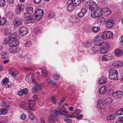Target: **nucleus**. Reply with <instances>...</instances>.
Here are the masks:
<instances>
[{
	"label": "nucleus",
	"mask_w": 123,
	"mask_h": 123,
	"mask_svg": "<svg viewBox=\"0 0 123 123\" xmlns=\"http://www.w3.org/2000/svg\"><path fill=\"white\" fill-rule=\"evenodd\" d=\"M103 13V10L98 7L96 9L91 11V15L93 18H98L101 16Z\"/></svg>",
	"instance_id": "f257e3e1"
},
{
	"label": "nucleus",
	"mask_w": 123,
	"mask_h": 123,
	"mask_svg": "<svg viewBox=\"0 0 123 123\" xmlns=\"http://www.w3.org/2000/svg\"><path fill=\"white\" fill-rule=\"evenodd\" d=\"M85 5L88 6L89 9L92 11L98 8L97 4L92 0H89L86 1L85 3Z\"/></svg>",
	"instance_id": "f03ea898"
},
{
	"label": "nucleus",
	"mask_w": 123,
	"mask_h": 123,
	"mask_svg": "<svg viewBox=\"0 0 123 123\" xmlns=\"http://www.w3.org/2000/svg\"><path fill=\"white\" fill-rule=\"evenodd\" d=\"M44 12L41 9L38 8L36 10L35 13V18L36 20H40L43 17Z\"/></svg>",
	"instance_id": "7ed1b4c3"
},
{
	"label": "nucleus",
	"mask_w": 123,
	"mask_h": 123,
	"mask_svg": "<svg viewBox=\"0 0 123 123\" xmlns=\"http://www.w3.org/2000/svg\"><path fill=\"white\" fill-rule=\"evenodd\" d=\"M103 37L101 36H96L93 40V42L95 45L99 46L102 44L103 41Z\"/></svg>",
	"instance_id": "20e7f679"
},
{
	"label": "nucleus",
	"mask_w": 123,
	"mask_h": 123,
	"mask_svg": "<svg viewBox=\"0 0 123 123\" xmlns=\"http://www.w3.org/2000/svg\"><path fill=\"white\" fill-rule=\"evenodd\" d=\"M24 18L26 20V23L27 24L30 23H33L35 22V20L31 15V14L26 12L24 15Z\"/></svg>",
	"instance_id": "39448f33"
},
{
	"label": "nucleus",
	"mask_w": 123,
	"mask_h": 123,
	"mask_svg": "<svg viewBox=\"0 0 123 123\" xmlns=\"http://www.w3.org/2000/svg\"><path fill=\"white\" fill-rule=\"evenodd\" d=\"M117 71L113 70L111 71L109 73V78L111 79L114 80H118Z\"/></svg>",
	"instance_id": "423d86ee"
},
{
	"label": "nucleus",
	"mask_w": 123,
	"mask_h": 123,
	"mask_svg": "<svg viewBox=\"0 0 123 123\" xmlns=\"http://www.w3.org/2000/svg\"><path fill=\"white\" fill-rule=\"evenodd\" d=\"M58 108L59 109V111H58L57 110H54L53 112V113H54V114L55 116V117H57V116L60 114V115H63V112L64 110L65 109L64 107L62 105H59L58 106Z\"/></svg>",
	"instance_id": "0eeeda50"
},
{
	"label": "nucleus",
	"mask_w": 123,
	"mask_h": 123,
	"mask_svg": "<svg viewBox=\"0 0 123 123\" xmlns=\"http://www.w3.org/2000/svg\"><path fill=\"white\" fill-rule=\"evenodd\" d=\"M103 39H106L112 37L113 36L112 32L110 31L104 32L102 35Z\"/></svg>",
	"instance_id": "6e6552de"
},
{
	"label": "nucleus",
	"mask_w": 123,
	"mask_h": 123,
	"mask_svg": "<svg viewBox=\"0 0 123 123\" xmlns=\"http://www.w3.org/2000/svg\"><path fill=\"white\" fill-rule=\"evenodd\" d=\"M44 87V84L41 83L40 84H38L36 85L34 87H33L31 90L33 92H35L36 91H39L41 90Z\"/></svg>",
	"instance_id": "1a4fd4ad"
},
{
	"label": "nucleus",
	"mask_w": 123,
	"mask_h": 123,
	"mask_svg": "<svg viewBox=\"0 0 123 123\" xmlns=\"http://www.w3.org/2000/svg\"><path fill=\"white\" fill-rule=\"evenodd\" d=\"M115 22L114 20L112 19H108L106 21L105 25L108 28H110L114 25Z\"/></svg>",
	"instance_id": "9d476101"
},
{
	"label": "nucleus",
	"mask_w": 123,
	"mask_h": 123,
	"mask_svg": "<svg viewBox=\"0 0 123 123\" xmlns=\"http://www.w3.org/2000/svg\"><path fill=\"white\" fill-rule=\"evenodd\" d=\"M17 36L16 35H11L9 37L6 38L5 39L3 42V44H6L8 43L11 40L13 39L17 40Z\"/></svg>",
	"instance_id": "9b49d317"
},
{
	"label": "nucleus",
	"mask_w": 123,
	"mask_h": 123,
	"mask_svg": "<svg viewBox=\"0 0 123 123\" xmlns=\"http://www.w3.org/2000/svg\"><path fill=\"white\" fill-rule=\"evenodd\" d=\"M19 33L22 36H25L28 33V30L27 28L25 27H20L18 29Z\"/></svg>",
	"instance_id": "f8f14e48"
},
{
	"label": "nucleus",
	"mask_w": 123,
	"mask_h": 123,
	"mask_svg": "<svg viewBox=\"0 0 123 123\" xmlns=\"http://www.w3.org/2000/svg\"><path fill=\"white\" fill-rule=\"evenodd\" d=\"M23 21V20L21 17H17L13 20V23L15 26H18L20 25Z\"/></svg>",
	"instance_id": "ddd939ff"
},
{
	"label": "nucleus",
	"mask_w": 123,
	"mask_h": 123,
	"mask_svg": "<svg viewBox=\"0 0 123 123\" xmlns=\"http://www.w3.org/2000/svg\"><path fill=\"white\" fill-rule=\"evenodd\" d=\"M21 49L18 46L14 48H10L9 49V52L13 54H17L19 52Z\"/></svg>",
	"instance_id": "4468645a"
},
{
	"label": "nucleus",
	"mask_w": 123,
	"mask_h": 123,
	"mask_svg": "<svg viewBox=\"0 0 123 123\" xmlns=\"http://www.w3.org/2000/svg\"><path fill=\"white\" fill-rule=\"evenodd\" d=\"M24 8V6L22 5H18L17 6L16 13L17 14H20L23 11Z\"/></svg>",
	"instance_id": "2eb2a0df"
},
{
	"label": "nucleus",
	"mask_w": 123,
	"mask_h": 123,
	"mask_svg": "<svg viewBox=\"0 0 123 123\" xmlns=\"http://www.w3.org/2000/svg\"><path fill=\"white\" fill-rule=\"evenodd\" d=\"M123 95V92L120 91H118L115 92V93H113V97L117 99H120Z\"/></svg>",
	"instance_id": "dca6fc26"
},
{
	"label": "nucleus",
	"mask_w": 123,
	"mask_h": 123,
	"mask_svg": "<svg viewBox=\"0 0 123 123\" xmlns=\"http://www.w3.org/2000/svg\"><path fill=\"white\" fill-rule=\"evenodd\" d=\"M97 106L98 108L103 109L105 107V104L103 100H99L97 101Z\"/></svg>",
	"instance_id": "f3484780"
},
{
	"label": "nucleus",
	"mask_w": 123,
	"mask_h": 123,
	"mask_svg": "<svg viewBox=\"0 0 123 123\" xmlns=\"http://www.w3.org/2000/svg\"><path fill=\"white\" fill-rule=\"evenodd\" d=\"M17 40L16 39H13L11 40L12 41L9 44V45L11 47H14L17 46L19 43V42L18 41L19 38H18L17 36Z\"/></svg>",
	"instance_id": "a211bd4d"
},
{
	"label": "nucleus",
	"mask_w": 123,
	"mask_h": 123,
	"mask_svg": "<svg viewBox=\"0 0 123 123\" xmlns=\"http://www.w3.org/2000/svg\"><path fill=\"white\" fill-rule=\"evenodd\" d=\"M56 118L54 113L50 115L48 117V119L49 123H55V119Z\"/></svg>",
	"instance_id": "6ab92c4d"
},
{
	"label": "nucleus",
	"mask_w": 123,
	"mask_h": 123,
	"mask_svg": "<svg viewBox=\"0 0 123 123\" xmlns=\"http://www.w3.org/2000/svg\"><path fill=\"white\" fill-rule=\"evenodd\" d=\"M66 110V109L65 108V109L64 110L63 112V114L62 115L63 116H65L68 117L70 118H73L74 117H75L76 116V115L75 114V113H73L71 115L66 114L68 113V112Z\"/></svg>",
	"instance_id": "aec40b11"
},
{
	"label": "nucleus",
	"mask_w": 123,
	"mask_h": 123,
	"mask_svg": "<svg viewBox=\"0 0 123 123\" xmlns=\"http://www.w3.org/2000/svg\"><path fill=\"white\" fill-rule=\"evenodd\" d=\"M69 21L72 23H76L79 22L80 20L75 16H71L69 19Z\"/></svg>",
	"instance_id": "412c9836"
},
{
	"label": "nucleus",
	"mask_w": 123,
	"mask_h": 123,
	"mask_svg": "<svg viewBox=\"0 0 123 123\" xmlns=\"http://www.w3.org/2000/svg\"><path fill=\"white\" fill-rule=\"evenodd\" d=\"M87 12V10L84 8L82 9L80 12L77 14L80 17H83Z\"/></svg>",
	"instance_id": "4be33fe9"
},
{
	"label": "nucleus",
	"mask_w": 123,
	"mask_h": 123,
	"mask_svg": "<svg viewBox=\"0 0 123 123\" xmlns=\"http://www.w3.org/2000/svg\"><path fill=\"white\" fill-rule=\"evenodd\" d=\"M112 65L115 67L123 66V62L122 61H115L112 63Z\"/></svg>",
	"instance_id": "5701e85b"
},
{
	"label": "nucleus",
	"mask_w": 123,
	"mask_h": 123,
	"mask_svg": "<svg viewBox=\"0 0 123 123\" xmlns=\"http://www.w3.org/2000/svg\"><path fill=\"white\" fill-rule=\"evenodd\" d=\"M105 21V19L103 17H100L97 19L98 22L101 26H102L104 25Z\"/></svg>",
	"instance_id": "b1692460"
},
{
	"label": "nucleus",
	"mask_w": 123,
	"mask_h": 123,
	"mask_svg": "<svg viewBox=\"0 0 123 123\" xmlns=\"http://www.w3.org/2000/svg\"><path fill=\"white\" fill-rule=\"evenodd\" d=\"M107 90V87L106 86L101 87L98 90L99 93L101 94L105 93Z\"/></svg>",
	"instance_id": "393cba45"
},
{
	"label": "nucleus",
	"mask_w": 123,
	"mask_h": 123,
	"mask_svg": "<svg viewBox=\"0 0 123 123\" xmlns=\"http://www.w3.org/2000/svg\"><path fill=\"white\" fill-rule=\"evenodd\" d=\"M107 82V80L105 78L103 77L99 79L98 81L99 84H102L105 83Z\"/></svg>",
	"instance_id": "a878e982"
},
{
	"label": "nucleus",
	"mask_w": 123,
	"mask_h": 123,
	"mask_svg": "<svg viewBox=\"0 0 123 123\" xmlns=\"http://www.w3.org/2000/svg\"><path fill=\"white\" fill-rule=\"evenodd\" d=\"M68 6L67 7L68 10L69 11H72L74 9V7L75 6H74L73 3H71L70 4H67Z\"/></svg>",
	"instance_id": "bb28decb"
},
{
	"label": "nucleus",
	"mask_w": 123,
	"mask_h": 123,
	"mask_svg": "<svg viewBox=\"0 0 123 123\" xmlns=\"http://www.w3.org/2000/svg\"><path fill=\"white\" fill-rule=\"evenodd\" d=\"M114 53L117 56H120L122 55L123 52L121 50L117 49L115 50Z\"/></svg>",
	"instance_id": "cd10ccee"
},
{
	"label": "nucleus",
	"mask_w": 123,
	"mask_h": 123,
	"mask_svg": "<svg viewBox=\"0 0 123 123\" xmlns=\"http://www.w3.org/2000/svg\"><path fill=\"white\" fill-rule=\"evenodd\" d=\"M47 83L50 85L53 86H57L56 84L54 81L49 78H48L47 79Z\"/></svg>",
	"instance_id": "c85d7f7f"
},
{
	"label": "nucleus",
	"mask_w": 123,
	"mask_h": 123,
	"mask_svg": "<svg viewBox=\"0 0 123 123\" xmlns=\"http://www.w3.org/2000/svg\"><path fill=\"white\" fill-rule=\"evenodd\" d=\"M104 13L106 15H109L111 13L110 9L108 8H105L103 9Z\"/></svg>",
	"instance_id": "c756f323"
},
{
	"label": "nucleus",
	"mask_w": 123,
	"mask_h": 123,
	"mask_svg": "<svg viewBox=\"0 0 123 123\" xmlns=\"http://www.w3.org/2000/svg\"><path fill=\"white\" fill-rule=\"evenodd\" d=\"M1 55L2 59H6L8 57V55L4 51L1 52Z\"/></svg>",
	"instance_id": "7c9ffc66"
},
{
	"label": "nucleus",
	"mask_w": 123,
	"mask_h": 123,
	"mask_svg": "<svg viewBox=\"0 0 123 123\" xmlns=\"http://www.w3.org/2000/svg\"><path fill=\"white\" fill-rule=\"evenodd\" d=\"M105 105L108 104L112 103L113 101V99L111 98H108L104 100Z\"/></svg>",
	"instance_id": "2f4dec72"
},
{
	"label": "nucleus",
	"mask_w": 123,
	"mask_h": 123,
	"mask_svg": "<svg viewBox=\"0 0 123 123\" xmlns=\"http://www.w3.org/2000/svg\"><path fill=\"white\" fill-rule=\"evenodd\" d=\"M100 28L98 26H93L91 29L92 31L95 33H96L99 31L100 30Z\"/></svg>",
	"instance_id": "473e14b6"
},
{
	"label": "nucleus",
	"mask_w": 123,
	"mask_h": 123,
	"mask_svg": "<svg viewBox=\"0 0 123 123\" xmlns=\"http://www.w3.org/2000/svg\"><path fill=\"white\" fill-rule=\"evenodd\" d=\"M116 115L115 114H113L109 116H107L106 117V119L107 120H110L113 119L116 117Z\"/></svg>",
	"instance_id": "72a5a7b5"
},
{
	"label": "nucleus",
	"mask_w": 123,
	"mask_h": 123,
	"mask_svg": "<svg viewBox=\"0 0 123 123\" xmlns=\"http://www.w3.org/2000/svg\"><path fill=\"white\" fill-rule=\"evenodd\" d=\"M102 44L103 46V47L105 49H106L108 51V49L110 46V44L107 42L103 43Z\"/></svg>",
	"instance_id": "f704fd0d"
},
{
	"label": "nucleus",
	"mask_w": 123,
	"mask_h": 123,
	"mask_svg": "<svg viewBox=\"0 0 123 123\" xmlns=\"http://www.w3.org/2000/svg\"><path fill=\"white\" fill-rule=\"evenodd\" d=\"M42 72V74L44 77H45L48 74V72H47L44 67H43L41 68Z\"/></svg>",
	"instance_id": "c9c22d12"
},
{
	"label": "nucleus",
	"mask_w": 123,
	"mask_h": 123,
	"mask_svg": "<svg viewBox=\"0 0 123 123\" xmlns=\"http://www.w3.org/2000/svg\"><path fill=\"white\" fill-rule=\"evenodd\" d=\"M26 11L29 14H31L33 12V8L31 7L28 6L27 8Z\"/></svg>",
	"instance_id": "e433bc0d"
},
{
	"label": "nucleus",
	"mask_w": 123,
	"mask_h": 123,
	"mask_svg": "<svg viewBox=\"0 0 123 123\" xmlns=\"http://www.w3.org/2000/svg\"><path fill=\"white\" fill-rule=\"evenodd\" d=\"M116 114L118 115H121L123 114V108L117 111L116 112Z\"/></svg>",
	"instance_id": "4c0bfd02"
},
{
	"label": "nucleus",
	"mask_w": 123,
	"mask_h": 123,
	"mask_svg": "<svg viewBox=\"0 0 123 123\" xmlns=\"http://www.w3.org/2000/svg\"><path fill=\"white\" fill-rule=\"evenodd\" d=\"M13 14L11 12H8L7 15V18L10 19H12L13 17Z\"/></svg>",
	"instance_id": "58836bf2"
},
{
	"label": "nucleus",
	"mask_w": 123,
	"mask_h": 123,
	"mask_svg": "<svg viewBox=\"0 0 123 123\" xmlns=\"http://www.w3.org/2000/svg\"><path fill=\"white\" fill-rule=\"evenodd\" d=\"M32 77V75L31 74L28 75L25 77V79L28 81H29V80L31 81Z\"/></svg>",
	"instance_id": "ea45409f"
},
{
	"label": "nucleus",
	"mask_w": 123,
	"mask_h": 123,
	"mask_svg": "<svg viewBox=\"0 0 123 123\" xmlns=\"http://www.w3.org/2000/svg\"><path fill=\"white\" fill-rule=\"evenodd\" d=\"M9 80L8 78L6 77H5L2 80V83L4 84H7L8 83Z\"/></svg>",
	"instance_id": "a19ab883"
},
{
	"label": "nucleus",
	"mask_w": 123,
	"mask_h": 123,
	"mask_svg": "<svg viewBox=\"0 0 123 123\" xmlns=\"http://www.w3.org/2000/svg\"><path fill=\"white\" fill-rule=\"evenodd\" d=\"M7 110L5 109H2L0 110V115H4L7 113Z\"/></svg>",
	"instance_id": "79ce46f5"
},
{
	"label": "nucleus",
	"mask_w": 123,
	"mask_h": 123,
	"mask_svg": "<svg viewBox=\"0 0 123 123\" xmlns=\"http://www.w3.org/2000/svg\"><path fill=\"white\" fill-rule=\"evenodd\" d=\"M6 20L5 18L1 19L0 20V25H3L5 24L6 23Z\"/></svg>",
	"instance_id": "37998d69"
},
{
	"label": "nucleus",
	"mask_w": 123,
	"mask_h": 123,
	"mask_svg": "<svg viewBox=\"0 0 123 123\" xmlns=\"http://www.w3.org/2000/svg\"><path fill=\"white\" fill-rule=\"evenodd\" d=\"M26 55H25L22 52H20L17 55L18 57L20 58H23Z\"/></svg>",
	"instance_id": "c03bdc74"
},
{
	"label": "nucleus",
	"mask_w": 123,
	"mask_h": 123,
	"mask_svg": "<svg viewBox=\"0 0 123 123\" xmlns=\"http://www.w3.org/2000/svg\"><path fill=\"white\" fill-rule=\"evenodd\" d=\"M99 49L98 46H94L92 49V50L93 52H95L98 51Z\"/></svg>",
	"instance_id": "a18cd8bd"
},
{
	"label": "nucleus",
	"mask_w": 123,
	"mask_h": 123,
	"mask_svg": "<svg viewBox=\"0 0 123 123\" xmlns=\"http://www.w3.org/2000/svg\"><path fill=\"white\" fill-rule=\"evenodd\" d=\"M6 4V1L5 0H0V7L4 6Z\"/></svg>",
	"instance_id": "49530a36"
},
{
	"label": "nucleus",
	"mask_w": 123,
	"mask_h": 123,
	"mask_svg": "<svg viewBox=\"0 0 123 123\" xmlns=\"http://www.w3.org/2000/svg\"><path fill=\"white\" fill-rule=\"evenodd\" d=\"M10 74L13 76H16L18 73V71H14L12 72H9Z\"/></svg>",
	"instance_id": "de8ad7c7"
},
{
	"label": "nucleus",
	"mask_w": 123,
	"mask_h": 123,
	"mask_svg": "<svg viewBox=\"0 0 123 123\" xmlns=\"http://www.w3.org/2000/svg\"><path fill=\"white\" fill-rule=\"evenodd\" d=\"M32 45L31 41H27L25 44V46L26 47H28Z\"/></svg>",
	"instance_id": "09e8293b"
},
{
	"label": "nucleus",
	"mask_w": 123,
	"mask_h": 123,
	"mask_svg": "<svg viewBox=\"0 0 123 123\" xmlns=\"http://www.w3.org/2000/svg\"><path fill=\"white\" fill-rule=\"evenodd\" d=\"M53 78L55 81L58 80L59 79V75H58L55 74L53 75Z\"/></svg>",
	"instance_id": "8fccbe9b"
},
{
	"label": "nucleus",
	"mask_w": 123,
	"mask_h": 123,
	"mask_svg": "<svg viewBox=\"0 0 123 123\" xmlns=\"http://www.w3.org/2000/svg\"><path fill=\"white\" fill-rule=\"evenodd\" d=\"M81 2L80 0H75V2L73 3L74 6H76L79 5L80 3Z\"/></svg>",
	"instance_id": "3c124183"
},
{
	"label": "nucleus",
	"mask_w": 123,
	"mask_h": 123,
	"mask_svg": "<svg viewBox=\"0 0 123 123\" xmlns=\"http://www.w3.org/2000/svg\"><path fill=\"white\" fill-rule=\"evenodd\" d=\"M108 50L104 49L103 47L101 48L100 50V53H105L107 52Z\"/></svg>",
	"instance_id": "603ef678"
},
{
	"label": "nucleus",
	"mask_w": 123,
	"mask_h": 123,
	"mask_svg": "<svg viewBox=\"0 0 123 123\" xmlns=\"http://www.w3.org/2000/svg\"><path fill=\"white\" fill-rule=\"evenodd\" d=\"M48 16L49 18H52L55 16V14L54 13H50L48 15Z\"/></svg>",
	"instance_id": "864d4df0"
},
{
	"label": "nucleus",
	"mask_w": 123,
	"mask_h": 123,
	"mask_svg": "<svg viewBox=\"0 0 123 123\" xmlns=\"http://www.w3.org/2000/svg\"><path fill=\"white\" fill-rule=\"evenodd\" d=\"M90 45L89 42L87 41L84 43V46L86 47H88Z\"/></svg>",
	"instance_id": "5fc2aeb1"
},
{
	"label": "nucleus",
	"mask_w": 123,
	"mask_h": 123,
	"mask_svg": "<svg viewBox=\"0 0 123 123\" xmlns=\"http://www.w3.org/2000/svg\"><path fill=\"white\" fill-rule=\"evenodd\" d=\"M81 111L80 110L77 109L75 111L74 113H75V114L77 116V115H78L81 112Z\"/></svg>",
	"instance_id": "6e6d98bb"
},
{
	"label": "nucleus",
	"mask_w": 123,
	"mask_h": 123,
	"mask_svg": "<svg viewBox=\"0 0 123 123\" xmlns=\"http://www.w3.org/2000/svg\"><path fill=\"white\" fill-rule=\"evenodd\" d=\"M11 31L9 29H6L5 31V34L7 35L10 34L11 33Z\"/></svg>",
	"instance_id": "4d7b16f0"
},
{
	"label": "nucleus",
	"mask_w": 123,
	"mask_h": 123,
	"mask_svg": "<svg viewBox=\"0 0 123 123\" xmlns=\"http://www.w3.org/2000/svg\"><path fill=\"white\" fill-rule=\"evenodd\" d=\"M115 123H123V118H121V117L119 118L118 121L116 122Z\"/></svg>",
	"instance_id": "13d9d810"
},
{
	"label": "nucleus",
	"mask_w": 123,
	"mask_h": 123,
	"mask_svg": "<svg viewBox=\"0 0 123 123\" xmlns=\"http://www.w3.org/2000/svg\"><path fill=\"white\" fill-rule=\"evenodd\" d=\"M35 104L29 105L28 107L29 109L33 110V108Z\"/></svg>",
	"instance_id": "bf43d9fd"
},
{
	"label": "nucleus",
	"mask_w": 123,
	"mask_h": 123,
	"mask_svg": "<svg viewBox=\"0 0 123 123\" xmlns=\"http://www.w3.org/2000/svg\"><path fill=\"white\" fill-rule=\"evenodd\" d=\"M35 104V102L33 100H30L28 101L29 105Z\"/></svg>",
	"instance_id": "052dcab7"
},
{
	"label": "nucleus",
	"mask_w": 123,
	"mask_h": 123,
	"mask_svg": "<svg viewBox=\"0 0 123 123\" xmlns=\"http://www.w3.org/2000/svg\"><path fill=\"white\" fill-rule=\"evenodd\" d=\"M64 121L68 123H72V121L69 118H65Z\"/></svg>",
	"instance_id": "680f3d73"
},
{
	"label": "nucleus",
	"mask_w": 123,
	"mask_h": 123,
	"mask_svg": "<svg viewBox=\"0 0 123 123\" xmlns=\"http://www.w3.org/2000/svg\"><path fill=\"white\" fill-rule=\"evenodd\" d=\"M35 117L33 114H31L30 115L29 118L31 120H34L35 119Z\"/></svg>",
	"instance_id": "e2e57ef3"
},
{
	"label": "nucleus",
	"mask_w": 123,
	"mask_h": 123,
	"mask_svg": "<svg viewBox=\"0 0 123 123\" xmlns=\"http://www.w3.org/2000/svg\"><path fill=\"white\" fill-rule=\"evenodd\" d=\"M22 92H23V94L26 95L27 93V88H25L22 90Z\"/></svg>",
	"instance_id": "0e129e2a"
},
{
	"label": "nucleus",
	"mask_w": 123,
	"mask_h": 123,
	"mask_svg": "<svg viewBox=\"0 0 123 123\" xmlns=\"http://www.w3.org/2000/svg\"><path fill=\"white\" fill-rule=\"evenodd\" d=\"M51 98L52 102L54 103L55 104L56 102V101L55 97L54 96H52L51 97Z\"/></svg>",
	"instance_id": "69168bd1"
},
{
	"label": "nucleus",
	"mask_w": 123,
	"mask_h": 123,
	"mask_svg": "<svg viewBox=\"0 0 123 123\" xmlns=\"http://www.w3.org/2000/svg\"><path fill=\"white\" fill-rule=\"evenodd\" d=\"M42 0H33L34 3L37 4H38L40 3Z\"/></svg>",
	"instance_id": "338daca9"
},
{
	"label": "nucleus",
	"mask_w": 123,
	"mask_h": 123,
	"mask_svg": "<svg viewBox=\"0 0 123 123\" xmlns=\"http://www.w3.org/2000/svg\"><path fill=\"white\" fill-rule=\"evenodd\" d=\"M119 40H121L120 44L121 45H123V36L119 38Z\"/></svg>",
	"instance_id": "774afa93"
}]
</instances>
